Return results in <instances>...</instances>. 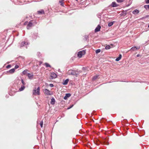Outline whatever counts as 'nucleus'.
Here are the masks:
<instances>
[{"label":"nucleus","instance_id":"25","mask_svg":"<svg viewBox=\"0 0 149 149\" xmlns=\"http://www.w3.org/2000/svg\"><path fill=\"white\" fill-rule=\"evenodd\" d=\"M144 7L146 10H149V5H144Z\"/></svg>","mask_w":149,"mask_h":149},{"label":"nucleus","instance_id":"30","mask_svg":"<svg viewBox=\"0 0 149 149\" xmlns=\"http://www.w3.org/2000/svg\"><path fill=\"white\" fill-rule=\"evenodd\" d=\"M101 51V50L100 49H97L95 51V53L96 54H98L100 53Z\"/></svg>","mask_w":149,"mask_h":149},{"label":"nucleus","instance_id":"17","mask_svg":"<svg viewBox=\"0 0 149 149\" xmlns=\"http://www.w3.org/2000/svg\"><path fill=\"white\" fill-rule=\"evenodd\" d=\"M111 6L113 7H116L118 6V5L115 2H112Z\"/></svg>","mask_w":149,"mask_h":149},{"label":"nucleus","instance_id":"24","mask_svg":"<svg viewBox=\"0 0 149 149\" xmlns=\"http://www.w3.org/2000/svg\"><path fill=\"white\" fill-rule=\"evenodd\" d=\"M27 70H24L22 72V73L24 75H25L26 74H27V73H28L27 72Z\"/></svg>","mask_w":149,"mask_h":149},{"label":"nucleus","instance_id":"41","mask_svg":"<svg viewBox=\"0 0 149 149\" xmlns=\"http://www.w3.org/2000/svg\"><path fill=\"white\" fill-rule=\"evenodd\" d=\"M73 106V104L71 105V106H70L69 107H68V109H70Z\"/></svg>","mask_w":149,"mask_h":149},{"label":"nucleus","instance_id":"13","mask_svg":"<svg viewBox=\"0 0 149 149\" xmlns=\"http://www.w3.org/2000/svg\"><path fill=\"white\" fill-rule=\"evenodd\" d=\"M37 12L38 14L39 15L44 14L45 13L44 11L43 10H41L39 11H38Z\"/></svg>","mask_w":149,"mask_h":149},{"label":"nucleus","instance_id":"3","mask_svg":"<svg viewBox=\"0 0 149 149\" xmlns=\"http://www.w3.org/2000/svg\"><path fill=\"white\" fill-rule=\"evenodd\" d=\"M40 88L39 87L37 88V89H36V88L35 89H34L33 90V94L35 95H36L37 94L38 95H40Z\"/></svg>","mask_w":149,"mask_h":149},{"label":"nucleus","instance_id":"40","mask_svg":"<svg viewBox=\"0 0 149 149\" xmlns=\"http://www.w3.org/2000/svg\"><path fill=\"white\" fill-rule=\"evenodd\" d=\"M28 22L27 21L26 22H25L24 24V25H27V24H28Z\"/></svg>","mask_w":149,"mask_h":149},{"label":"nucleus","instance_id":"28","mask_svg":"<svg viewBox=\"0 0 149 149\" xmlns=\"http://www.w3.org/2000/svg\"><path fill=\"white\" fill-rule=\"evenodd\" d=\"M45 65L46 67H49L50 68L51 67V65L48 63H45Z\"/></svg>","mask_w":149,"mask_h":149},{"label":"nucleus","instance_id":"43","mask_svg":"<svg viewBox=\"0 0 149 149\" xmlns=\"http://www.w3.org/2000/svg\"><path fill=\"white\" fill-rule=\"evenodd\" d=\"M60 1H61V2H63V0H60Z\"/></svg>","mask_w":149,"mask_h":149},{"label":"nucleus","instance_id":"35","mask_svg":"<svg viewBox=\"0 0 149 149\" xmlns=\"http://www.w3.org/2000/svg\"><path fill=\"white\" fill-rule=\"evenodd\" d=\"M145 1L146 3H149V0H145Z\"/></svg>","mask_w":149,"mask_h":149},{"label":"nucleus","instance_id":"12","mask_svg":"<svg viewBox=\"0 0 149 149\" xmlns=\"http://www.w3.org/2000/svg\"><path fill=\"white\" fill-rule=\"evenodd\" d=\"M139 12V10L135 9L132 11V13L134 15H136L138 14Z\"/></svg>","mask_w":149,"mask_h":149},{"label":"nucleus","instance_id":"10","mask_svg":"<svg viewBox=\"0 0 149 149\" xmlns=\"http://www.w3.org/2000/svg\"><path fill=\"white\" fill-rule=\"evenodd\" d=\"M101 28V26L98 25L95 29V32H96L100 31Z\"/></svg>","mask_w":149,"mask_h":149},{"label":"nucleus","instance_id":"20","mask_svg":"<svg viewBox=\"0 0 149 149\" xmlns=\"http://www.w3.org/2000/svg\"><path fill=\"white\" fill-rule=\"evenodd\" d=\"M122 57V55L121 54H120L119 55L118 57L115 60L116 61H119L121 58Z\"/></svg>","mask_w":149,"mask_h":149},{"label":"nucleus","instance_id":"47","mask_svg":"<svg viewBox=\"0 0 149 149\" xmlns=\"http://www.w3.org/2000/svg\"><path fill=\"white\" fill-rule=\"evenodd\" d=\"M77 0H76V1H77Z\"/></svg>","mask_w":149,"mask_h":149},{"label":"nucleus","instance_id":"7","mask_svg":"<svg viewBox=\"0 0 149 149\" xmlns=\"http://www.w3.org/2000/svg\"><path fill=\"white\" fill-rule=\"evenodd\" d=\"M50 79H53L56 78L57 77L56 74L54 72L52 73L50 75Z\"/></svg>","mask_w":149,"mask_h":149},{"label":"nucleus","instance_id":"5","mask_svg":"<svg viewBox=\"0 0 149 149\" xmlns=\"http://www.w3.org/2000/svg\"><path fill=\"white\" fill-rule=\"evenodd\" d=\"M85 51L83 50L82 51L79 52L78 53L77 55L79 57L81 58L83 55L85 54Z\"/></svg>","mask_w":149,"mask_h":149},{"label":"nucleus","instance_id":"26","mask_svg":"<svg viewBox=\"0 0 149 149\" xmlns=\"http://www.w3.org/2000/svg\"><path fill=\"white\" fill-rule=\"evenodd\" d=\"M111 48V46L109 45H108L106 46L105 47V49L107 50H108L110 49Z\"/></svg>","mask_w":149,"mask_h":149},{"label":"nucleus","instance_id":"45","mask_svg":"<svg viewBox=\"0 0 149 149\" xmlns=\"http://www.w3.org/2000/svg\"><path fill=\"white\" fill-rule=\"evenodd\" d=\"M148 28H149V25H148Z\"/></svg>","mask_w":149,"mask_h":149},{"label":"nucleus","instance_id":"9","mask_svg":"<svg viewBox=\"0 0 149 149\" xmlns=\"http://www.w3.org/2000/svg\"><path fill=\"white\" fill-rule=\"evenodd\" d=\"M140 46L139 47H137L136 46H134V47H132L131 48L130 50L131 51H133L135 50H136L139 49H140Z\"/></svg>","mask_w":149,"mask_h":149},{"label":"nucleus","instance_id":"39","mask_svg":"<svg viewBox=\"0 0 149 149\" xmlns=\"http://www.w3.org/2000/svg\"><path fill=\"white\" fill-rule=\"evenodd\" d=\"M149 16L148 15H147L146 16V17H143L141 18V19H145V18H147Z\"/></svg>","mask_w":149,"mask_h":149},{"label":"nucleus","instance_id":"36","mask_svg":"<svg viewBox=\"0 0 149 149\" xmlns=\"http://www.w3.org/2000/svg\"><path fill=\"white\" fill-rule=\"evenodd\" d=\"M11 67V65H8L6 67V68H10Z\"/></svg>","mask_w":149,"mask_h":149},{"label":"nucleus","instance_id":"19","mask_svg":"<svg viewBox=\"0 0 149 149\" xmlns=\"http://www.w3.org/2000/svg\"><path fill=\"white\" fill-rule=\"evenodd\" d=\"M55 99L54 98H52L51 99V104H52L53 105L55 104Z\"/></svg>","mask_w":149,"mask_h":149},{"label":"nucleus","instance_id":"23","mask_svg":"<svg viewBox=\"0 0 149 149\" xmlns=\"http://www.w3.org/2000/svg\"><path fill=\"white\" fill-rule=\"evenodd\" d=\"M114 22V21H113L112 22H109L108 24V26H109V27L111 26L113 24Z\"/></svg>","mask_w":149,"mask_h":149},{"label":"nucleus","instance_id":"16","mask_svg":"<svg viewBox=\"0 0 149 149\" xmlns=\"http://www.w3.org/2000/svg\"><path fill=\"white\" fill-rule=\"evenodd\" d=\"M69 80L68 79H65L62 83L64 85H67L68 82Z\"/></svg>","mask_w":149,"mask_h":149},{"label":"nucleus","instance_id":"34","mask_svg":"<svg viewBox=\"0 0 149 149\" xmlns=\"http://www.w3.org/2000/svg\"><path fill=\"white\" fill-rule=\"evenodd\" d=\"M19 68V66L18 65H15V69H17L18 68Z\"/></svg>","mask_w":149,"mask_h":149},{"label":"nucleus","instance_id":"11","mask_svg":"<svg viewBox=\"0 0 149 149\" xmlns=\"http://www.w3.org/2000/svg\"><path fill=\"white\" fill-rule=\"evenodd\" d=\"M71 95L70 93H66L65 94V96L64 97V100H66L67 99L68 97H70L71 96Z\"/></svg>","mask_w":149,"mask_h":149},{"label":"nucleus","instance_id":"32","mask_svg":"<svg viewBox=\"0 0 149 149\" xmlns=\"http://www.w3.org/2000/svg\"><path fill=\"white\" fill-rule=\"evenodd\" d=\"M124 0H116V1L118 3H122L124 1Z\"/></svg>","mask_w":149,"mask_h":149},{"label":"nucleus","instance_id":"4","mask_svg":"<svg viewBox=\"0 0 149 149\" xmlns=\"http://www.w3.org/2000/svg\"><path fill=\"white\" fill-rule=\"evenodd\" d=\"M69 73L70 74L73 75H76L78 74V72L76 71L71 70H69Z\"/></svg>","mask_w":149,"mask_h":149},{"label":"nucleus","instance_id":"1","mask_svg":"<svg viewBox=\"0 0 149 149\" xmlns=\"http://www.w3.org/2000/svg\"><path fill=\"white\" fill-rule=\"evenodd\" d=\"M37 24L36 20H31L27 24L26 26V28L27 29H31L32 27L34 26Z\"/></svg>","mask_w":149,"mask_h":149},{"label":"nucleus","instance_id":"6","mask_svg":"<svg viewBox=\"0 0 149 149\" xmlns=\"http://www.w3.org/2000/svg\"><path fill=\"white\" fill-rule=\"evenodd\" d=\"M44 93L47 95H50L52 94V93H51L47 89H45L44 90Z\"/></svg>","mask_w":149,"mask_h":149},{"label":"nucleus","instance_id":"42","mask_svg":"<svg viewBox=\"0 0 149 149\" xmlns=\"http://www.w3.org/2000/svg\"><path fill=\"white\" fill-rule=\"evenodd\" d=\"M139 54H137V57H139Z\"/></svg>","mask_w":149,"mask_h":149},{"label":"nucleus","instance_id":"27","mask_svg":"<svg viewBox=\"0 0 149 149\" xmlns=\"http://www.w3.org/2000/svg\"><path fill=\"white\" fill-rule=\"evenodd\" d=\"M37 34L36 33H35L33 34V38H34V39H36V38L37 37Z\"/></svg>","mask_w":149,"mask_h":149},{"label":"nucleus","instance_id":"44","mask_svg":"<svg viewBox=\"0 0 149 149\" xmlns=\"http://www.w3.org/2000/svg\"><path fill=\"white\" fill-rule=\"evenodd\" d=\"M58 71L59 72V71H60V69H59L58 70Z\"/></svg>","mask_w":149,"mask_h":149},{"label":"nucleus","instance_id":"15","mask_svg":"<svg viewBox=\"0 0 149 149\" xmlns=\"http://www.w3.org/2000/svg\"><path fill=\"white\" fill-rule=\"evenodd\" d=\"M127 10H126L125 11H122L121 13L120 14V15L121 16H125L127 14Z\"/></svg>","mask_w":149,"mask_h":149},{"label":"nucleus","instance_id":"37","mask_svg":"<svg viewBox=\"0 0 149 149\" xmlns=\"http://www.w3.org/2000/svg\"><path fill=\"white\" fill-rule=\"evenodd\" d=\"M59 2L61 3V5L62 6H63V2H61V1H59Z\"/></svg>","mask_w":149,"mask_h":149},{"label":"nucleus","instance_id":"2","mask_svg":"<svg viewBox=\"0 0 149 149\" xmlns=\"http://www.w3.org/2000/svg\"><path fill=\"white\" fill-rule=\"evenodd\" d=\"M29 43L27 41H24L21 43L19 45L20 47H25L26 48H27V46L29 45Z\"/></svg>","mask_w":149,"mask_h":149},{"label":"nucleus","instance_id":"46","mask_svg":"<svg viewBox=\"0 0 149 149\" xmlns=\"http://www.w3.org/2000/svg\"><path fill=\"white\" fill-rule=\"evenodd\" d=\"M37 123H38V121L37 122Z\"/></svg>","mask_w":149,"mask_h":149},{"label":"nucleus","instance_id":"22","mask_svg":"<svg viewBox=\"0 0 149 149\" xmlns=\"http://www.w3.org/2000/svg\"><path fill=\"white\" fill-rule=\"evenodd\" d=\"M102 142L104 144H106V145L108 144V143L106 139H104L102 141Z\"/></svg>","mask_w":149,"mask_h":149},{"label":"nucleus","instance_id":"33","mask_svg":"<svg viewBox=\"0 0 149 149\" xmlns=\"http://www.w3.org/2000/svg\"><path fill=\"white\" fill-rule=\"evenodd\" d=\"M43 124V122L42 121L40 123V127H42Z\"/></svg>","mask_w":149,"mask_h":149},{"label":"nucleus","instance_id":"8","mask_svg":"<svg viewBox=\"0 0 149 149\" xmlns=\"http://www.w3.org/2000/svg\"><path fill=\"white\" fill-rule=\"evenodd\" d=\"M15 68H13L8 71H7L6 72L7 74H10L13 73L15 72Z\"/></svg>","mask_w":149,"mask_h":149},{"label":"nucleus","instance_id":"14","mask_svg":"<svg viewBox=\"0 0 149 149\" xmlns=\"http://www.w3.org/2000/svg\"><path fill=\"white\" fill-rule=\"evenodd\" d=\"M33 73H27V76L29 79H31L33 78Z\"/></svg>","mask_w":149,"mask_h":149},{"label":"nucleus","instance_id":"31","mask_svg":"<svg viewBox=\"0 0 149 149\" xmlns=\"http://www.w3.org/2000/svg\"><path fill=\"white\" fill-rule=\"evenodd\" d=\"M88 36H84V39L85 41H86L88 39Z\"/></svg>","mask_w":149,"mask_h":149},{"label":"nucleus","instance_id":"21","mask_svg":"<svg viewBox=\"0 0 149 149\" xmlns=\"http://www.w3.org/2000/svg\"><path fill=\"white\" fill-rule=\"evenodd\" d=\"M99 77V75H96L95 76H94L93 78H92V80L93 81H95Z\"/></svg>","mask_w":149,"mask_h":149},{"label":"nucleus","instance_id":"38","mask_svg":"<svg viewBox=\"0 0 149 149\" xmlns=\"http://www.w3.org/2000/svg\"><path fill=\"white\" fill-rule=\"evenodd\" d=\"M49 86L51 87H53L54 86V85L52 84H49Z\"/></svg>","mask_w":149,"mask_h":149},{"label":"nucleus","instance_id":"18","mask_svg":"<svg viewBox=\"0 0 149 149\" xmlns=\"http://www.w3.org/2000/svg\"><path fill=\"white\" fill-rule=\"evenodd\" d=\"M25 88V86L24 85H22L21 86V87L19 88V90L20 91H23Z\"/></svg>","mask_w":149,"mask_h":149},{"label":"nucleus","instance_id":"29","mask_svg":"<svg viewBox=\"0 0 149 149\" xmlns=\"http://www.w3.org/2000/svg\"><path fill=\"white\" fill-rule=\"evenodd\" d=\"M21 81L22 83V85H24V86H25V85L26 83L24 81L23 79H21Z\"/></svg>","mask_w":149,"mask_h":149}]
</instances>
